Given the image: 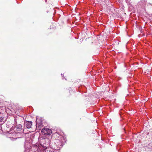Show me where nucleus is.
<instances>
[{"mask_svg":"<svg viewBox=\"0 0 152 152\" xmlns=\"http://www.w3.org/2000/svg\"><path fill=\"white\" fill-rule=\"evenodd\" d=\"M54 147L56 149L54 151L55 152L58 150L63 145V144L59 140H56L54 141Z\"/></svg>","mask_w":152,"mask_h":152,"instance_id":"obj_2","label":"nucleus"},{"mask_svg":"<svg viewBox=\"0 0 152 152\" xmlns=\"http://www.w3.org/2000/svg\"><path fill=\"white\" fill-rule=\"evenodd\" d=\"M32 123L31 121H26L25 122V125L27 128H30L32 125Z\"/></svg>","mask_w":152,"mask_h":152,"instance_id":"obj_6","label":"nucleus"},{"mask_svg":"<svg viewBox=\"0 0 152 152\" xmlns=\"http://www.w3.org/2000/svg\"><path fill=\"white\" fill-rule=\"evenodd\" d=\"M36 123L37 127H41L42 125V120L39 118H37Z\"/></svg>","mask_w":152,"mask_h":152,"instance_id":"obj_4","label":"nucleus"},{"mask_svg":"<svg viewBox=\"0 0 152 152\" xmlns=\"http://www.w3.org/2000/svg\"><path fill=\"white\" fill-rule=\"evenodd\" d=\"M50 134H40L39 137L40 139L42 138L40 140V144L44 148V150L47 149L48 150L49 148H48L50 145V140L47 138V136L50 135Z\"/></svg>","mask_w":152,"mask_h":152,"instance_id":"obj_1","label":"nucleus"},{"mask_svg":"<svg viewBox=\"0 0 152 152\" xmlns=\"http://www.w3.org/2000/svg\"><path fill=\"white\" fill-rule=\"evenodd\" d=\"M26 140H28V138H27V139H26Z\"/></svg>","mask_w":152,"mask_h":152,"instance_id":"obj_10","label":"nucleus"},{"mask_svg":"<svg viewBox=\"0 0 152 152\" xmlns=\"http://www.w3.org/2000/svg\"><path fill=\"white\" fill-rule=\"evenodd\" d=\"M15 123H16V119H15Z\"/></svg>","mask_w":152,"mask_h":152,"instance_id":"obj_9","label":"nucleus"},{"mask_svg":"<svg viewBox=\"0 0 152 152\" xmlns=\"http://www.w3.org/2000/svg\"><path fill=\"white\" fill-rule=\"evenodd\" d=\"M24 130H23V132H24Z\"/></svg>","mask_w":152,"mask_h":152,"instance_id":"obj_11","label":"nucleus"},{"mask_svg":"<svg viewBox=\"0 0 152 152\" xmlns=\"http://www.w3.org/2000/svg\"><path fill=\"white\" fill-rule=\"evenodd\" d=\"M22 126L20 124L17 126L14 129V131L16 133H19L20 131L22 130Z\"/></svg>","mask_w":152,"mask_h":152,"instance_id":"obj_3","label":"nucleus"},{"mask_svg":"<svg viewBox=\"0 0 152 152\" xmlns=\"http://www.w3.org/2000/svg\"><path fill=\"white\" fill-rule=\"evenodd\" d=\"M52 130L50 129L47 128H45L41 130L42 133H52Z\"/></svg>","mask_w":152,"mask_h":152,"instance_id":"obj_5","label":"nucleus"},{"mask_svg":"<svg viewBox=\"0 0 152 152\" xmlns=\"http://www.w3.org/2000/svg\"><path fill=\"white\" fill-rule=\"evenodd\" d=\"M58 134V135H59L60 134Z\"/></svg>","mask_w":152,"mask_h":152,"instance_id":"obj_12","label":"nucleus"},{"mask_svg":"<svg viewBox=\"0 0 152 152\" xmlns=\"http://www.w3.org/2000/svg\"><path fill=\"white\" fill-rule=\"evenodd\" d=\"M4 118L1 117H0V121L1 122L3 120Z\"/></svg>","mask_w":152,"mask_h":152,"instance_id":"obj_7","label":"nucleus"},{"mask_svg":"<svg viewBox=\"0 0 152 152\" xmlns=\"http://www.w3.org/2000/svg\"><path fill=\"white\" fill-rule=\"evenodd\" d=\"M47 152H55L54 151H52L48 149L47 150Z\"/></svg>","mask_w":152,"mask_h":152,"instance_id":"obj_8","label":"nucleus"}]
</instances>
